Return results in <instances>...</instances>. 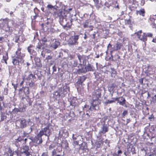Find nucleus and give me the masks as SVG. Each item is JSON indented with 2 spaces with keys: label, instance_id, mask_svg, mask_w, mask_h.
Wrapping results in <instances>:
<instances>
[{
  "label": "nucleus",
  "instance_id": "1",
  "mask_svg": "<svg viewBox=\"0 0 156 156\" xmlns=\"http://www.w3.org/2000/svg\"><path fill=\"white\" fill-rule=\"evenodd\" d=\"M101 90H98L93 92L92 94V100L90 102V106L85 105L83 107V111H80V115H83L85 114V112H86V114L89 115L87 112H90L93 110H98L99 108V105L101 103Z\"/></svg>",
  "mask_w": 156,
  "mask_h": 156
},
{
  "label": "nucleus",
  "instance_id": "2",
  "mask_svg": "<svg viewBox=\"0 0 156 156\" xmlns=\"http://www.w3.org/2000/svg\"><path fill=\"white\" fill-rule=\"evenodd\" d=\"M107 119L106 117H104L101 120V129L97 136V138L100 140L101 142L102 141L101 140L102 139V136H104V134L107 132L109 130V125L105 123V121Z\"/></svg>",
  "mask_w": 156,
  "mask_h": 156
},
{
  "label": "nucleus",
  "instance_id": "3",
  "mask_svg": "<svg viewBox=\"0 0 156 156\" xmlns=\"http://www.w3.org/2000/svg\"><path fill=\"white\" fill-rule=\"evenodd\" d=\"M21 48L19 47L16 52V55L12 58V62L14 65H18L20 63L23 62V58L25 56L24 53L21 52Z\"/></svg>",
  "mask_w": 156,
  "mask_h": 156
},
{
  "label": "nucleus",
  "instance_id": "4",
  "mask_svg": "<svg viewBox=\"0 0 156 156\" xmlns=\"http://www.w3.org/2000/svg\"><path fill=\"white\" fill-rule=\"evenodd\" d=\"M58 16L59 17V23L64 29L67 30L71 28V23H69V19H67L66 16H62L61 12Z\"/></svg>",
  "mask_w": 156,
  "mask_h": 156
},
{
  "label": "nucleus",
  "instance_id": "5",
  "mask_svg": "<svg viewBox=\"0 0 156 156\" xmlns=\"http://www.w3.org/2000/svg\"><path fill=\"white\" fill-rule=\"evenodd\" d=\"M81 35H83L82 33H80L78 34H76L75 33L74 35L70 37L67 41V44L70 47L73 48L74 46L77 45L78 44V42L80 36Z\"/></svg>",
  "mask_w": 156,
  "mask_h": 156
},
{
  "label": "nucleus",
  "instance_id": "6",
  "mask_svg": "<svg viewBox=\"0 0 156 156\" xmlns=\"http://www.w3.org/2000/svg\"><path fill=\"white\" fill-rule=\"evenodd\" d=\"M43 135L42 132H39L37 135L34 137H31L29 138V140H31V142L37 145L41 144L42 142V136Z\"/></svg>",
  "mask_w": 156,
  "mask_h": 156
},
{
  "label": "nucleus",
  "instance_id": "7",
  "mask_svg": "<svg viewBox=\"0 0 156 156\" xmlns=\"http://www.w3.org/2000/svg\"><path fill=\"white\" fill-rule=\"evenodd\" d=\"M35 75L37 76L39 80H41V79L42 75L41 74V72L37 71V73L35 72V73H34V74L32 73L29 74L26 79L29 81L31 80V81L35 82L37 80V78L35 76Z\"/></svg>",
  "mask_w": 156,
  "mask_h": 156
},
{
  "label": "nucleus",
  "instance_id": "8",
  "mask_svg": "<svg viewBox=\"0 0 156 156\" xmlns=\"http://www.w3.org/2000/svg\"><path fill=\"white\" fill-rule=\"evenodd\" d=\"M31 90L27 86L23 87L22 88L19 89V94L20 96H25V97H27L28 98H29V95L30 94V91Z\"/></svg>",
  "mask_w": 156,
  "mask_h": 156
},
{
  "label": "nucleus",
  "instance_id": "9",
  "mask_svg": "<svg viewBox=\"0 0 156 156\" xmlns=\"http://www.w3.org/2000/svg\"><path fill=\"white\" fill-rule=\"evenodd\" d=\"M87 79V77L85 75L80 76L78 79L76 83V86L77 88H82L84 85L83 83Z\"/></svg>",
  "mask_w": 156,
  "mask_h": 156
},
{
  "label": "nucleus",
  "instance_id": "10",
  "mask_svg": "<svg viewBox=\"0 0 156 156\" xmlns=\"http://www.w3.org/2000/svg\"><path fill=\"white\" fill-rule=\"evenodd\" d=\"M89 151L87 145V144L83 142L81 144V145H79L78 152L80 154H82L84 153H87Z\"/></svg>",
  "mask_w": 156,
  "mask_h": 156
},
{
  "label": "nucleus",
  "instance_id": "11",
  "mask_svg": "<svg viewBox=\"0 0 156 156\" xmlns=\"http://www.w3.org/2000/svg\"><path fill=\"white\" fill-rule=\"evenodd\" d=\"M153 68L154 67L152 66L148 65L144 68V72L146 74L147 76H149L153 74V72L152 70Z\"/></svg>",
  "mask_w": 156,
  "mask_h": 156
},
{
  "label": "nucleus",
  "instance_id": "12",
  "mask_svg": "<svg viewBox=\"0 0 156 156\" xmlns=\"http://www.w3.org/2000/svg\"><path fill=\"white\" fill-rule=\"evenodd\" d=\"M112 99L117 101V103H119L120 105L124 106L125 107H127V106L126 104V101L125 98L123 97L122 96L117 98H112Z\"/></svg>",
  "mask_w": 156,
  "mask_h": 156
},
{
  "label": "nucleus",
  "instance_id": "13",
  "mask_svg": "<svg viewBox=\"0 0 156 156\" xmlns=\"http://www.w3.org/2000/svg\"><path fill=\"white\" fill-rule=\"evenodd\" d=\"M51 126V125L50 124H48L44 128L42 129L40 132H42L43 135H44L46 136H48L51 134L50 130L49 129L50 126Z\"/></svg>",
  "mask_w": 156,
  "mask_h": 156
},
{
  "label": "nucleus",
  "instance_id": "14",
  "mask_svg": "<svg viewBox=\"0 0 156 156\" xmlns=\"http://www.w3.org/2000/svg\"><path fill=\"white\" fill-rule=\"evenodd\" d=\"M30 121V119H28V121L26 120L23 118L20 119L19 121L20 122V127L21 128L23 129L26 127Z\"/></svg>",
  "mask_w": 156,
  "mask_h": 156
},
{
  "label": "nucleus",
  "instance_id": "15",
  "mask_svg": "<svg viewBox=\"0 0 156 156\" xmlns=\"http://www.w3.org/2000/svg\"><path fill=\"white\" fill-rule=\"evenodd\" d=\"M35 46L33 45L30 44L29 46L27 47V49L30 54L33 56H36L37 55V53L34 50Z\"/></svg>",
  "mask_w": 156,
  "mask_h": 156
},
{
  "label": "nucleus",
  "instance_id": "16",
  "mask_svg": "<svg viewBox=\"0 0 156 156\" xmlns=\"http://www.w3.org/2000/svg\"><path fill=\"white\" fill-rule=\"evenodd\" d=\"M78 67L79 68L77 70V73L80 74L83 73H85L87 72L85 66L84 67L83 66L81 63L79 64Z\"/></svg>",
  "mask_w": 156,
  "mask_h": 156
},
{
  "label": "nucleus",
  "instance_id": "17",
  "mask_svg": "<svg viewBox=\"0 0 156 156\" xmlns=\"http://www.w3.org/2000/svg\"><path fill=\"white\" fill-rule=\"evenodd\" d=\"M62 92L61 89H60L59 87L57 90L53 93V97L56 99L60 98L61 96L62 97H63Z\"/></svg>",
  "mask_w": 156,
  "mask_h": 156
},
{
  "label": "nucleus",
  "instance_id": "18",
  "mask_svg": "<svg viewBox=\"0 0 156 156\" xmlns=\"http://www.w3.org/2000/svg\"><path fill=\"white\" fill-rule=\"evenodd\" d=\"M10 117H8L5 115V113H2L0 116V122L6 121L9 122L10 120L12 119V116L11 113L10 112Z\"/></svg>",
  "mask_w": 156,
  "mask_h": 156
},
{
  "label": "nucleus",
  "instance_id": "19",
  "mask_svg": "<svg viewBox=\"0 0 156 156\" xmlns=\"http://www.w3.org/2000/svg\"><path fill=\"white\" fill-rule=\"evenodd\" d=\"M59 88L60 89H61L62 92V94L63 96H64L69 91V86L67 85H66L62 87Z\"/></svg>",
  "mask_w": 156,
  "mask_h": 156
},
{
  "label": "nucleus",
  "instance_id": "20",
  "mask_svg": "<svg viewBox=\"0 0 156 156\" xmlns=\"http://www.w3.org/2000/svg\"><path fill=\"white\" fill-rule=\"evenodd\" d=\"M41 156H48V155L47 153L44 152L42 154ZM51 156H63V154H57L56 150L54 149L51 152Z\"/></svg>",
  "mask_w": 156,
  "mask_h": 156
},
{
  "label": "nucleus",
  "instance_id": "21",
  "mask_svg": "<svg viewBox=\"0 0 156 156\" xmlns=\"http://www.w3.org/2000/svg\"><path fill=\"white\" fill-rule=\"evenodd\" d=\"M122 46V44L118 42L116 44V46L114 47V48H113L112 49H110V54H112V52L115 51H117L121 49V47Z\"/></svg>",
  "mask_w": 156,
  "mask_h": 156
},
{
  "label": "nucleus",
  "instance_id": "22",
  "mask_svg": "<svg viewBox=\"0 0 156 156\" xmlns=\"http://www.w3.org/2000/svg\"><path fill=\"white\" fill-rule=\"evenodd\" d=\"M26 83L27 86L30 88L31 90H32L33 89H34L36 86L35 82H33L32 81L26 82Z\"/></svg>",
  "mask_w": 156,
  "mask_h": 156
},
{
  "label": "nucleus",
  "instance_id": "23",
  "mask_svg": "<svg viewBox=\"0 0 156 156\" xmlns=\"http://www.w3.org/2000/svg\"><path fill=\"white\" fill-rule=\"evenodd\" d=\"M146 154L148 156H156V149L153 148L147 150L146 152Z\"/></svg>",
  "mask_w": 156,
  "mask_h": 156
},
{
  "label": "nucleus",
  "instance_id": "24",
  "mask_svg": "<svg viewBox=\"0 0 156 156\" xmlns=\"http://www.w3.org/2000/svg\"><path fill=\"white\" fill-rule=\"evenodd\" d=\"M60 46V43L59 41H55L50 45V47L53 49L55 50Z\"/></svg>",
  "mask_w": 156,
  "mask_h": 156
},
{
  "label": "nucleus",
  "instance_id": "25",
  "mask_svg": "<svg viewBox=\"0 0 156 156\" xmlns=\"http://www.w3.org/2000/svg\"><path fill=\"white\" fill-rule=\"evenodd\" d=\"M23 153L26 156H32L30 152L28 151L29 150V147L28 146L26 145L23 148Z\"/></svg>",
  "mask_w": 156,
  "mask_h": 156
},
{
  "label": "nucleus",
  "instance_id": "26",
  "mask_svg": "<svg viewBox=\"0 0 156 156\" xmlns=\"http://www.w3.org/2000/svg\"><path fill=\"white\" fill-rule=\"evenodd\" d=\"M8 152L10 154L9 155H12V156H16V155H18L19 154V152L18 150H17L15 151H12L10 147L8 148Z\"/></svg>",
  "mask_w": 156,
  "mask_h": 156
},
{
  "label": "nucleus",
  "instance_id": "27",
  "mask_svg": "<svg viewBox=\"0 0 156 156\" xmlns=\"http://www.w3.org/2000/svg\"><path fill=\"white\" fill-rule=\"evenodd\" d=\"M85 67L86 69L87 72H94L95 71V67L90 64H88Z\"/></svg>",
  "mask_w": 156,
  "mask_h": 156
},
{
  "label": "nucleus",
  "instance_id": "28",
  "mask_svg": "<svg viewBox=\"0 0 156 156\" xmlns=\"http://www.w3.org/2000/svg\"><path fill=\"white\" fill-rule=\"evenodd\" d=\"M35 62V64L37 67H41L42 66V64L40 63V59L38 57H36L34 59Z\"/></svg>",
  "mask_w": 156,
  "mask_h": 156
},
{
  "label": "nucleus",
  "instance_id": "29",
  "mask_svg": "<svg viewBox=\"0 0 156 156\" xmlns=\"http://www.w3.org/2000/svg\"><path fill=\"white\" fill-rule=\"evenodd\" d=\"M15 144L16 146H18V145L21 144V141H24L23 139V137L19 136L17 139H15Z\"/></svg>",
  "mask_w": 156,
  "mask_h": 156
},
{
  "label": "nucleus",
  "instance_id": "30",
  "mask_svg": "<svg viewBox=\"0 0 156 156\" xmlns=\"http://www.w3.org/2000/svg\"><path fill=\"white\" fill-rule=\"evenodd\" d=\"M53 20L52 18H47L46 22L45 23L46 25V27H47V26H51L52 25Z\"/></svg>",
  "mask_w": 156,
  "mask_h": 156
},
{
  "label": "nucleus",
  "instance_id": "31",
  "mask_svg": "<svg viewBox=\"0 0 156 156\" xmlns=\"http://www.w3.org/2000/svg\"><path fill=\"white\" fill-rule=\"evenodd\" d=\"M43 48L44 47L42 44L40 42H39L36 46V49L38 52H39L40 51H41L42 49H43Z\"/></svg>",
  "mask_w": 156,
  "mask_h": 156
},
{
  "label": "nucleus",
  "instance_id": "32",
  "mask_svg": "<svg viewBox=\"0 0 156 156\" xmlns=\"http://www.w3.org/2000/svg\"><path fill=\"white\" fill-rule=\"evenodd\" d=\"M4 99V97L3 95H0V112H2V110L3 109V106L4 103H2V105L1 102Z\"/></svg>",
  "mask_w": 156,
  "mask_h": 156
},
{
  "label": "nucleus",
  "instance_id": "33",
  "mask_svg": "<svg viewBox=\"0 0 156 156\" xmlns=\"http://www.w3.org/2000/svg\"><path fill=\"white\" fill-rule=\"evenodd\" d=\"M76 98L73 99L70 98L69 100V101L70 102V105L72 106H74V107L76 105V103L75 102Z\"/></svg>",
  "mask_w": 156,
  "mask_h": 156
},
{
  "label": "nucleus",
  "instance_id": "34",
  "mask_svg": "<svg viewBox=\"0 0 156 156\" xmlns=\"http://www.w3.org/2000/svg\"><path fill=\"white\" fill-rule=\"evenodd\" d=\"M77 57L80 63H81L82 62H83L86 59L85 56L83 55H80V54H78Z\"/></svg>",
  "mask_w": 156,
  "mask_h": 156
},
{
  "label": "nucleus",
  "instance_id": "35",
  "mask_svg": "<svg viewBox=\"0 0 156 156\" xmlns=\"http://www.w3.org/2000/svg\"><path fill=\"white\" fill-rule=\"evenodd\" d=\"M139 39L144 42H145L147 41V38L146 36V33H143L142 36H140V38Z\"/></svg>",
  "mask_w": 156,
  "mask_h": 156
},
{
  "label": "nucleus",
  "instance_id": "36",
  "mask_svg": "<svg viewBox=\"0 0 156 156\" xmlns=\"http://www.w3.org/2000/svg\"><path fill=\"white\" fill-rule=\"evenodd\" d=\"M8 57L7 54V53L5 55H4L3 56V58L1 60V62L2 63L5 62V63L7 64V60L8 59Z\"/></svg>",
  "mask_w": 156,
  "mask_h": 156
},
{
  "label": "nucleus",
  "instance_id": "37",
  "mask_svg": "<svg viewBox=\"0 0 156 156\" xmlns=\"http://www.w3.org/2000/svg\"><path fill=\"white\" fill-rule=\"evenodd\" d=\"M126 23L130 25H132V23L133 22L132 21V17L129 16V18L128 19H126Z\"/></svg>",
  "mask_w": 156,
  "mask_h": 156
},
{
  "label": "nucleus",
  "instance_id": "38",
  "mask_svg": "<svg viewBox=\"0 0 156 156\" xmlns=\"http://www.w3.org/2000/svg\"><path fill=\"white\" fill-rule=\"evenodd\" d=\"M145 11L144 9H140L139 11H137V14H139L140 15L143 16H144Z\"/></svg>",
  "mask_w": 156,
  "mask_h": 156
},
{
  "label": "nucleus",
  "instance_id": "39",
  "mask_svg": "<svg viewBox=\"0 0 156 156\" xmlns=\"http://www.w3.org/2000/svg\"><path fill=\"white\" fill-rule=\"evenodd\" d=\"M26 107V105H24L22 107L18 108L19 112H25V108Z\"/></svg>",
  "mask_w": 156,
  "mask_h": 156
},
{
  "label": "nucleus",
  "instance_id": "40",
  "mask_svg": "<svg viewBox=\"0 0 156 156\" xmlns=\"http://www.w3.org/2000/svg\"><path fill=\"white\" fill-rule=\"evenodd\" d=\"M130 152H131L132 154H136L135 148L133 146H132L131 147H130Z\"/></svg>",
  "mask_w": 156,
  "mask_h": 156
},
{
  "label": "nucleus",
  "instance_id": "41",
  "mask_svg": "<svg viewBox=\"0 0 156 156\" xmlns=\"http://www.w3.org/2000/svg\"><path fill=\"white\" fill-rule=\"evenodd\" d=\"M41 41L44 43L48 42L50 41V38L46 36L42 38Z\"/></svg>",
  "mask_w": 156,
  "mask_h": 156
},
{
  "label": "nucleus",
  "instance_id": "42",
  "mask_svg": "<svg viewBox=\"0 0 156 156\" xmlns=\"http://www.w3.org/2000/svg\"><path fill=\"white\" fill-rule=\"evenodd\" d=\"M6 32H8L10 34H11L12 32V30L11 29H10V27L8 26L7 27V29L5 30Z\"/></svg>",
  "mask_w": 156,
  "mask_h": 156
},
{
  "label": "nucleus",
  "instance_id": "43",
  "mask_svg": "<svg viewBox=\"0 0 156 156\" xmlns=\"http://www.w3.org/2000/svg\"><path fill=\"white\" fill-rule=\"evenodd\" d=\"M56 5L55 6L57 8H59L60 6L62 5L61 2H59L58 0H56L55 1Z\"/></svg>",
  "mask_w": 156,
  "mask_h": 156
},
{
  "label": "nucleus",
  "instance_id": "44",
  "mask_svg": "<svg viewBox=\"0 0 156 156\" xmlns=\"http://www.w3.org/2000/svg\"><path fill=\"white\" fill-rule=\"evenodd\" d=\"M97 138V140H98V142H97V147H100V145H101V144H102L103 143V140H104L103 138H102V141H101L102 142H101V141H100V140H99L98 139V138Z\"/></svg>",
  "mask_w": 156,
  "mask_h": 156
},
{
  "label": "nucleus",
  "instance_id": "45",
  "mask_svg": "<svg viewBox=\"0 0 156 156\" xmlns=\"http://www.w3.org/2000/svg\"><path fill=\"white\" fill-rule=\"evenodd\" d=\"M113 100H107L105 102V103L106 105H107L109 104H111L112 103H114L115 102V101H116L115 100L113 99Z\"/></svg>",
  "mask_w": 156,
  "mask_h": 156
},
{
  "label": "nucleus",
  "instance_id": "46",
  "mask_svg": "<svg viewBox=\"0 0 156 156\" xmlns=\"http://www.w3.org/2000/svg\"><path fill=\"white\" fill-rule=\"evenodd\" d=\"M72 66L74 67H76L78 65V62L76 60H73L71 62Z\"/></svg>",
  "mask_w": 156,
  "mask_h": 156
},
{
  "label": "nucleus",
  "instance_id": "47",
  "mask_svg": "<svg viewBox=\"0 0 156 156\" xmlns=\"http://www.w3.org/2000/svg\"><path fill=\"white\" fill-rule=\"evenodd\" d=\"M130 153V147H127L126 150L124 152V154L125 155H126L128 154H129Z\"/></svg>",
  "mask_w": 156,
  "mask_h": 156
},
{
  "label": "nucleus",
  "instance_id": "48",
  "mask_svg": "<svg viewBox=\"0 0 156 156\" xmlns=\"http://www.w3.org/2000/svg\"><path fill=\"white\" fill-rule=\"evenodd\" d=\"M148 119L151 121H153L154 120V115L152 114L148 117Z\"/></svg>",
  "mask_w": 156,
  "mask_h": 156
},
{
  "label": "nucleus",
  "instance_id": "49",
  "mask_svg": "<svg viewBox=\"0 0 156 156\" xmlns=\"http://www.w3.org/2000/svg\"><path fill=\"white\" fill-rule=\"evenodd\" d=\"M73 141V146L75 147L76 145H79V141L78 140Z\"/></svg>",
  "mask_w": 156,
  "mask_h": 156
},
{
  "label": "nucleus",
  "instance_id": "50",
  "mask_svg": "<svg viewBox=\"0 0 156 156\" xmlns=\"http://www.w3.org/2000/svg\"><path fill=\"white\" fill-rule=\"evenodd\" d=\"M83 24V27L84 28H88L89 26H88L89 24V22L88 20H86L85 22Z\"/></svg>",
  "mask_w": 156,
  "mask_h": 156
},
{
  "label": "nucleus",
  "instance_id": "51",
  "mask_svg": "<svg viewBox=\"0 0 156 156\" xmlns=\"http://www.w3.org/2000/svg\"><path fill=\"white\" fill-rule=\"evenodd\" d=\"M18 112H19V109L16 108H15L12 112L14 114H17Z\"/></svg>",
  "mask_w": 156,
  "mask_h": 156
},
{
  "label": "nucleus",
  "instance_id": "52",
  "mask_svg": "<svg viewBox=\"0 0 156 156\" xmlns=\"http://www.w3.org/2000/svg\"><path fill=\"white\" fill-rule=\"evenodd\" d=\"M78 136L76 134H73L72 139L73 140H78Z\"/></svg>",
  "mask_w": 156,
  "mask_h": 156
},
{
  "label": "nucleus",
  "instance_id": "53",
  "mask_svg": "<svg viewBox=\"0 0 156 156\" xmlns=\"http://www.w3.org/2000/svg\"><path fill=\"white\" fill-rule=\"evenodd\" d=\"M40 94L41 96L43 97L46 96L47 95L46 92V91H44L43 90L41 91L40 92Z\"/></svg>",
  "mask_w": 156,
  "mask_h": 156
},
{
  "label": "nucleus",
  "instance_id": "54",
  "mask_svg": "<svg viewBox=\"0 0 156 156\" xmlns=\"http://www.w3.org/2000/svg\"><path fill=\"white\" fill-rule=\"evenodd\" d=\"M47 80L48 81H51L52 79H53V77L51 75V74H48V75H47Z\"/></svg>",
  "mask_w": 156,
  "mask_h": 156
},
{
  "label": "nucleus",
  "instance_id": "55",
  "mask_svg": "<svg viewBox=\"0 0 156 156\" xmlns=\"http://www.w3.org/2000/svg\"><path fill=\"white\" fill-rule=\"evenodd\" d=\"M114 47H115V45H113L112 47V45L110 43L107 46V49L108 50H109L110 51V49H112L113 48H114Z\"/></svg>",
  "mask_w": 156,
  "mask_h": 156
},
{
  "label": "nucleus",
  "instance_id": "56",
  "mask_svg": "<svg viewBox=\"0 0 156 156\" xmlns=\"http://www.w3.org/2000/svg\"><path fill=\"white\" fill-rule=\"evenodd\" d=\"M152 99L151 101L154 104L156 103V95H155L154 96L152 97Z\"/></svg>",
  "mask_w": 156,
  "mask_h": 156
},
{
  "label": "nucleus",
  "instance_id": "57",
  "mask_svg": "<svg viewBox=\"0 0 156 156\" xmlns=\"http://www.w3.org/2000/svg\"><path fill=\"white\" fill-rule=\"evenodd\" d=\"M146 35L147 37H153V34L151 33H146Z\"/></svg>",
  "mask_w": 156,
  "mask_h": 156
},
{
  "label": "nucleus",
  "instance_id": "58",
  "mask_svg": "<svg viewBox=\"0 0 156 156\" xmlns=\"http://www.w3.org/2000/svg\"><path fill=\"white\" fill-rule=\"evenodd\" d=\"M20 36L19 35H16L15 37V42L16 43H18V41L20 38Z\"/></svg>",
  "mask_w": 156,
  "mask_h": 156
},
{
  "label": "nucleus",
  "instance_id": "59",
  "mask_svg": "<svg viewBox=\"0 0 156 156\" xmlns=\"http://www.w3.org/2000/svg\"><path fill=\"white\" fill-rule=\"evenodd\" d=\"M115 85L114 84L112 83L109 85V88H110V89L112 90L115 88Z\"/></svg>",
  "mask_w": 156,
  "mask_h": 156
},
{
  "label": "nucleus",
  "instance_id": "60",
  "mask_svg": "<svg viewBox=\"0 0 156 156\" xmlns=\"http://www.w3.org/2000/svg\"><path fill=\"white\" fill-rule=\"evenodd\" d=\"M128 114V111L127 110H125L123 112L122 114V116L123 117H124L126 115H127Z\"/></svg>",
  "mask_w": 156,
  "mask_h": 156
},
{
  "label": "nucleus",
  "instance_id": "61",
  "mask_svg": "<svg viewBox=\"0 0 156 156\" xmlns=\"http://www.w3.org/2000/svg\"><path fill=\"white\" fill-rule=\"evenodd\" d=\"M55 6H53L49 4L47 6V8H48V9L50 10L51 9H52V8H54V7Z\"/></svg>",
  "mask_w": 156,
  "mask_h": 156
},
{
  "label": "nucleus",
  "instance_id": "62",
  "mask_svg": "<svg viewBox=\"0 0 156 156\" xmlns=\"http://www.w3.org/2000/svg\"><path fill=\"white\" fill-rule=\"evenodd\" d=\"M49 31L51 33H54L55 32L56 30L54 28L51 27Z\"/></svg>",
  "mask_w": 156,
  "mask_h": 156
},
{
  "label": "nucleus",
  "instance_id": "63",
  "mask_svg": "<svg viewBox=\"0 0 156 156\" xmlns=\"http://www.w3.org/2000/svg\"><path fill=\"white\" fill-rule=\"evenodd\" d=\"M12 85L13 86V87L15 89V90H16L17 89V88L18 87V84L17 83H16V84H14L13 83H12Z\"/></svg>",
  "mask_w": 156,
  "mask_h": 156
},
{
  "label": "nucleus",
  "instance_id": "64",
  "mask_svg": "<svg viewBox=\"0 0 156 156\" xmlns=\"http://www.w3.org/2000/svg\"><path fill=\"white\" fill-rule=\"evenodd\" d=\"M52 56L51 55H48L46 58V59L48 60H49L51 59L52 58Z\"/></svg>",
  "mask_w": 156,
  "mask_h": 156
}]
</instances>
